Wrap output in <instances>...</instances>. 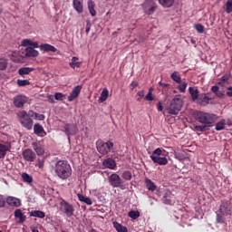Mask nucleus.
<instances>
[{
	"instance_id": "obj_1",
	"label": "nucleus",
	"mask_w": 232,
	"mask_h": 232,
	"mask_svg": "<svg viewBox=\"0 0 232 232\" xmlns=\"http://www.w3.org/2000/svg\"><path fill=\"white\" fill-rule=\"evenodd\" d=\"M54 172L59 179L66 180L72 177V166L66 160H59L54 165Z\"/></svg>"
},
{
	"instance_id": "obj_2",
	"label": "nucleus",
	"mask_w": 232,
	"mask_h": 232,
	"mask_svg": "<svg viewBox=\"0 0 232 232\" xmlns=\"http://www.w3.org/2000/svg\"><path fill=\"white\" fill-rule=\"evenodd\" d=\"M194 119L198 121V122H200V124H204L205 126L211 128V124L217 121V115L204 111H197L194 114Z\"/></svg>"
},
{
	"instance_id": "obj_3",
	"label": "nucleus",
	"mask_w": 232,
	"mask_h": 232,
	"mask_svg": "<svg viewBox=\"0 0 232 232\" xmlns=\"http://www.w3.org/2000/svg\"><path fill=\"white\" fill-rule=\"evenodd\" d=\"M17 115L22 126L26 130H32L34 126V120H32L34 111H29L28 113L25 111H20Z\"/></svg>"
},
{
	"instance_id": "obj_4",
	"label": "nucleus",
	"mask_w": 232,
	"mask_h": 232,
	"mask_svg": "<svg viewBox=\"0 0 232 232\" xmlns=\"http://www.w3.org/2000/svg\"><path fill=\"white\" fill-rule=\"evenodd\" d=\"M166 150H164L165 152ZM162 155V157H160ZM150 159L154 164H159L160 166H166L168 164V158L164 157L163 150L160 148L156 149L150 155Z\"/></svg>"
},
{
	"instance_id": "obj_5",
	"label": "nucleus",
	"mask_w": 232,
	"mask_h": 232,
	"mask_svg": "<svg viewBox=\"0 0 232 232\" xmlns=\"http://www.w3.org/2000/svg\"><path fill=\"white\" fill-rule=\"evenodd\" d=\"M183 102L182 99L175 97L171 102L169 106L167 108L168 113L169 115H179V111L182 110Z\"/></svg>"
},
{
	"instance_id": "obj_6",
	"label": "nucleus",
	"mask_w": 232,
	"mask_h": 232,
	"mask_svg": "<svg viewBox=\"0 0 232 232\" xmlns=\"http://www.w3.org/2000/svg\"><path fill=\"white\" fill-rule=\"evenodd\" d=\"M96 148L101 155H108V153L111 151V148H113V142H104L103 140H99L96 141Z\"/></svg>"
},
{
	"instance_id": "obj_7",
	"label": "nucleus",
	"mask_w": 232,
	"mask_h": 232,
	"mask_svg": "<svg viewBox=\"0 0 232 232\" xmlns=\"http://www.w3.org/2000/svg\"><path fill=\"white\" fill-rule=\"evenodd\" d=\"M60 211L63 213L68 218H70L71 217H73L75 208H73V205L70 204L65 199H61Z\"/></svg>"
},
{
	"instance_id": "obj_8",
	"label": "nucleus",
	"mask_w": 232,
	"mask_h": 232,
	"mask_svg": "<svg viewBox=\"0 0 232 232\" xmlns=\"http://www.w3.org/2000/svg\"><path fill=\"white\" fill-rule=\"evenodd\" d=\"M142 8L146 15H153V14L157 12L158 5L153 0H145V2L142 4Z\"/></svg>"
},
{
	"instance_id": "obj_9",
	"label": "nucleus",
	"mask_w": 232,
	"mask_h": 232,
	"mask_svg": "<svg viewBox=\"0 0 232 232\" xmlns=\"http://www.w3.org/2000/svg\"><path fill=\"white\" fill-rule=\"evenodd\" d=\"M109 183L112 188H120V189H125L122 179L117 173H112L108 178Z\"/></svg>"
},
{
	"instance_id": "obj_10",
	"label": "nucleus",
	"mask_w": 232,
	"mask_h": 232,
	"mask_svg": "<svg viewBox=\"0 0 232 232\" xmlns=\"http://www.w3.org/2000/svg\"><path fill=\"white\" fill-rule=\"evenodd\" d=\"M63 131L68 137V140H70L71 137L77 135V132L79 131V128L77 127V124H75V123H66L63 126Z\"/></svg>"
},
{
	"instance_id": "obj_11",
	"label": "nucleus",
	"mask_w": 232,
	"mask_h": 232,
	"mask_svg": "<svg viewBox=\"0 0 232 232\" xmlns=\"http://www.w3.org/2000/svg\"><path fill=\"white\" fill-rule=\"evenodd\" d=\"M22 156L23 159L26 160V162H34V160H35L37 157L35 152H34V150H32L31 149H25L24 150H23Z\"/></svg>"
},
{
	"instance_id": "obj_12",
	"label": "nucleus",
	"mask_w": 232,
	"mask_h": 232,
	"mask_svg": "<svg viewBox=\"0 0 232 232\" xmlns=\"http://www.w3.org/2000/svg\"><path fill=\"white\" fill-rule=\"evenodd\" d=\"M28 102V98L24 95H17L14 98V104L15 108H23Z\"/></svg>"
},
{
	"instance_id": "obj_13",
	"label": "nucleus",
	"mask_w": 232,
	"mask_h": 232,
	"mask_svg": "<svg viewBox=\"0 0 232 232\" xmlns=\"http://www.w3.org/2000/svg\"><path fill=\"white\" fill-rule=\"evenodd\" d=\"M5 203L11 208H21V199L15 197L8 196L5 199Z\"/></svg>"
},
{
	"instance_id": "obj_14",
	"label": "nucleus",
	"mask_w": 232,
	"mask_h": 232,
	"mask_svg": "<svg viewBox=\"0 0 232 232\" xmlns=\"http://www.w3.org/2000/svg\"><path fill=\"white\" fill-rule=\"evenodd\" d=\"M81 90H82V86L81 85H77L72 89L71 94L68 96L69 102L75 101L81 95Z\"/></svg>"
},
{
	"instance_id": "obj_15",
	"label": "nucleus",
	"mask_w": 232,
	"mask_h": 232,
	"mask_svg": "<svg viewBox=\"0 0 232 232\" xmlns=\"http://www.w3.org/2000/svg\"><path fill=\"white\" fill-rule=\"evenodd\" d=\"M213 99L209 97V93H201L199 94V98H198V102L201 106H208L209 104V101H212Z\"/></svg>"
},
{
	"instance_id": "obj_16",
	"label": "nucleus",
	"mask_w": 232,
	"mask_h": 232,
	"mask_svg": "<svg viewBox=\"0 0 232 232\" xmlns=\"http://www.w3.org/2000/svg\"><path fill=\"white\" fill-rule=\"evenodd\" d=\"M72 6L77 14H82L84 12L83 0H72Z\"/></svg>"
},
{
	"instance_id": "obj_17",
	"label": "nucleus",
	"mask_w": 232,
	"mask_h": 232,
	"mask_svg": "<svg viewBox=\"0 0 232 232\" xmlns=\"http://www.w3.org/2000/svg\"><path fill=\"white\" fill-rule=\"evenodd\" d=\"M220 209H223L227 215H231L232 204L230 200H223L220 205Z\"/></svg>"
},
{
	"instance_id": "obj_18",
	"label": "nucleus",
	"mask_w": 232,
	"mask_h": 232,
	"mask_svg": "<svg viewBox=\"0 0 232 232\" xmlns=\"http://www.w3.org/2000/svg\"><path fill=\"white\" fill-rule=\"evenodd\" d=\"M104 168H109V169H115V168H117V162H115V160L111 159V158H108L106 159L103 162H102Z\"/></svg>"
},
{
	"instance_id": "obj_19",
	"label": "nucleus",
	"mask_w": 232,
	"mask_h": 232,
	"mask_svg": "<svg viewBox=\"0 0 232 232\" xmlns=\"http://www.w3.org/2000/svg\"><path fill=\"white\" fill-rule=\"evenodd\" d=\"M39 51L34 49V47L25 48V57H38Z\"/></svg>"
},
{
	"instance_id": "obj_20",
	"label": "nucleus",
	"mask_w": 232,
	"mask_h": 232,
	"mask_svg": "<svg viewBox=\"0 0 232 232\" xmlns=\"http://www.w3.org/2000/svg\"><path fill=\"white\" fill-rule=\"evenodd\" d=\"M32 146L38 156L44 155V148L43 147V145L37 142H33Z\"/></svg>"
},
{
	"instance_id": "obj_21",
	"label": "nucleus",
	"mask_w": 232,
	"mask_h": 232,
	"mask_svg": "<svg viewBox=\"0 0 232 232\" xmlns=\"http://www.w3.org/2000/svg\"><path fill=\"white\" fill-rule=\"evenodd\" d=\"M40 50L42 52H57V48H55V46L49 44H42L40 45Z\"/></svg>"
},
{
	"instance_id": "obj_22",
	"label": "nucleus",
	"mask_w": 232,
	"mask_h": 232,
	"mask_svg": "<svg viewBox=\"0 0 232 232\" xmlns=\"http://www.w3.org/2000/svg\"><path fill=\"white\" fill-rule=\"evenodd\" d=\"M22 46H32L33 48H40L39 43L32 42L30 39H24L22 41Z\"/></svg>"
},
{
	"instance_id": "obj_23",
	"label": "nucleus",
	"mask_w": 232,
	"mask_h": 232,
	"mask_svg": "<svg viewBox=\"0 0 232 232\" xmlns=\"http://www.w3.org/2000/svg\"><path fill=\"white\" fill-rule=\"evenodd\" d=\"M34 135H41L42 133H44V135H46V131L44 130V128L43 127V125L39 123L34 124Z\"/></svg>"
},
{
	"instance_id": "obj_24",
	"label": "nucleus",
	"mask_w": 232,
	"mask_h": 232,
	"mask_svg": "<svg viewBox=\"0 0 232 232\" xmlns=\"http://www.w3.org/2000/svg\"><path fill=\"white\" fill-rule=\"evenodd\" d=\"M110 96V92L108 91V88H104L101 93V96L98 100V102H105V101H108V97Z\"/></svg>"
},
{
	"instance_id": "obj_25",
	"label": "nucleus",
	"mask_w": 232,
	"mask_h": 232,
	"mask_svg": "<svg viewBox=\"0 0 232 232\" xmlns=\"http://www.w3.org/2000/svg\"><path fill=\"white\" fill-rule=\"evenodd\" d=\"M8 151H10V147L3 143H0V159H5Z\"/></svg>"
},
{
	"instance_id": "obj_26",
	"label": "nucleus",
	"mask_w": 232,
	"mask_h": 232,
	"mask_svg": "<svg viewBox=\"0 0 232 232\" xmlns=\"http://www.w3.org/2000/svg\"><path fill=\"white\" fill-rule=\"evenodd\" d=\"M211 92L213 93H215V95L217 97H218L219 99H222V97H224L225 95V92L224 91H220V87L214 85L211 87Z\"/></svg>"
},
{
	"instance_id": "obj_27",
	"label": "nucleus",
	"mask_w": 232,
	"mask_h": 232,
	"mask_svg": "<svg viewBox=\"0 0 232 232\" xmlns=\"http://www.w3.org/2000/svg\"><path fill=\"white\" fill-rule=\"evenodd\" d=\"M188 92L190 93L192 101H198V98L200 97V94H198V89L189 87Z\"/></svg>"
},
{
	"instance_id": "obj_28",
	"label": "nucleus",
	"mask_w": 232,
	"mask_h": 232,
	"mask_svg": "<svg viewBox=\"0 0 232 232\" xmlns=\"http://www.w3.org/2000/svg\"><path fill=\"white\" fill-rule=\"evenodd\" d=\"M159 4L163 8H171L173 5H175V0H158Z\"/></svg>"
},
{
	"instance_id": "obj_29",
	"label": "nucleus",
	"mask_w": 232,
	"mask_h": 232,
	"mask_svg": "<svg viewBox=\"0 0 232 232\" xmlns=\"http://www.w3.org/2000/svg\"><path fill=\"white\" fill-rule=\"evenodd\" d=\"M88 9L92 17H95L97 15V11H95V3L92 2V0H88Z\"/></svg>"
},
{
	"instance_id": "obj_30",
	"label": "nucleus",
	"mask_w": 232,
	"mask_h": 232,
	"mask_svg": "<svg viewBox=\"0 0 232 232\" xmlns=\"http://www.w3.org/2000/svg\"><path fill=\"white\" fill-rule=\"evenodd\" d=\"M14 218H19L20 224H23V222L26 220V216H24V214H23V210L19 208L14 211Z\"/></svg>"
},
{
	"instance_id": "obj_31",
	"label": "nucleus",
	"mask_w": 232,
	"mask_h": 232,
	"mask_svg": "<svg viewBox=\"0 0 232 232\" xmlns=\"http://www.w3.org/2000/svg\"><path fill=\"white\" fill-rule=\"evenodd\" d=\"M30 217H34L36 218H44L46 214L41 210H32L29 214Z\"/></svg>"
},
{
	"instance_id": "obj_32",
	"label": "nucleus",
	"mask_w": 232,
	"mask_h": 232,
	"mask_svg": "<svg viewBox=\"0 0 232 232\" xmlns=\"http://www.w3.org/2000/svg\"><path fill=\"white\" fill-rule=\"evenodd\" d=\"M35 69L32 67H22L18 70L19 75H30Z\"/></svg>"
},
{
	"instance_id": "obj_33",
	"label": "nucleus",
	"mask_w": 232,
	"mask_h": 232,
	"mask_svg": "<svg viewBox=\"0 0 232 232\" xmlns=\"http://www.w3.org/2000/svg\"><path fill=\"white\" fill-rule=\"evenodd\" d=\"M69 65L72 70H75V68H81V62H79V58L77 56H73Z\"/></svg>"
},
{
	"instance_id": "obj_34",
	"label": "nucleus",
	"mask_w": 232,
	"mask_h": 232,
	"mask_svg": "<svg viewBox=\"0 0 232 232\" xmlns=\"http://www.w3.org/2000/svg\"><path fill=\"white\" fill-rule=\"evenodd\" d=\"M145 185L149 191H155L157 189V185H155V183L150 179H145Z\"/></svg>"
},
{
	"instance_id": "obj_35",
	"label": "nucleus",
	"mask_w": 232,
	"mask_h": 232,
	"mask_svg": "<svg viewBox=\"0 0 232 232\" xmlns=\"http://www.w3.org/2000/svg\"><path fill=\"white\" fill-rule=\"evenodd\" d=\"M112 224L117 232H128V227L122 226V224L117 221H114Z\"/></svg>"
},
{
	"instance_id": "obj_36",
	"label": "nucleus",
	"mask_w": 232,
	"mask_h": 232,
	"mask_svg": "<svg viewBox=\"0 0 232 232\" xmlns=\"http://www.w3.org/2000/svg\"><path fill=\"white\" fill-rule=\"evenodd\" d=\"M170 79H172V81H174L178 84H180V82H182V78H180V74L179 73V72H172L170 74Z\"/></svg>"
},
{
	"instance_id": "obj_37",
	"label": "nucleus",
	"mask_w": 232,
	"mask_h": 232,
	"mask_svg": "<svg viewBox=\"0 0 232 232\" xmlns=\"http://www.w3.org/2000/svg\"><path fill=\"white\" fill-rule=\"evenodd\" d=\"M215 130L216 131H222V130H226V120H221L216 123Z\"/></svg>"
},
{
	"instance_id": "obj_38",
	"label": "nucleus",
	"mask_w": 232,
	"mask_h": 232,
	"mask_svg": "<svg viewBox=\"0 0 232 232\" xmlns=\"http://www.w3.org/2000/svg\"><path fill=\"white\" fill-rule=\"evenodd\" d=\"M22 179L24 182H27V184H32V182H34V179L32 178V176H30L28 173L24 172L22 174Z\"/></svg>"
},
{
	"instance_id": "obj_39",
	"label": "nucleus",
	"mask_w": 232,
	"mask_h": 232,
	"mask_svg": "<svg viewBox=\"0 0 232 232\" xmlns=\"http://www.w3.org/2000/svg\"><path fill=\"white\" fill-rule=\"evenodd\" d=\"M128 215L130 218H132V220H137V218L140 217V212H139L138 210H130Z\"/></svg>"
},
{
	"instance_id": "obj_40",
	"label": "nucleus",
	"mask_w": 232,
	"mask_h": 232,
	"mask_svg": "<svg viewBox=\"0 0 232 232\" xmlns=\"http://www.w3.org/2000/svg\"><path fill=\"white\" fill-rule=\"evenodd\" d=\"M194 129L196 131L204 132V131H208V130H209V125H196V126H194Z\"/></svg>"
},
{
	"instance_id": "obj_41",
	"label": "nucleus",
	"mask_w": 232,
	"mask_h": 232,
	"mask_svg": "<svg viewBox=\"0 0 232 232\" xmlns=\"http://www.w3.org/2000/svg\"><path fill=\"white\" fill-rule=\"evenodd\" d=\"M8 68V61L5 58L0 59V71H5Z\"/></svg>"
},
{
	"instance_id": "obj_42",
	"label": "nucleus",
	"mask_w": 232,
	"mask_h": 232,
	"mask_svg": "<svg viewBox=\"0 0 232 232\" xmlns=\"http://www.w3.org/2000/svg\"><path fill=\"white\" fill-rule=\"evenodd\" d=\"M225 12L227 14H231L232 12V0H227L225 4Z\"/></svg>"
},
{
	"instance_id": "obj_43",
	"label": "nucleus",
	"mask_w": 232,
	"mask_h": 232,
	"mask_svg": "<svg viewBox=\"0 0 232 232\" xmlns=\"http://www.w3.org/2000/svg\"><path fill=\"white\" fill-rule=\"evenodd\" d=\"M231 77V74H224L218 81V84H224L225 82H227L229 81V78Z\"/></svg>"
},
{
	"instance_id": "obj_44",
	"label": "nucleus",
	"mask_w": 232,
	"mask_h": 232,
	"mask_svg": "<svg viewBox=\"0 0 232 232\" xmlns=\"http://www.w3.org/2000/svg\"><path fill=\"white\" fill-rule=\"evenodd\" d=\"M121 178L124 179V180H130L132 176H131V171L130 170H125L123 171L122 175H121Z\"/></svg>"
},
{
	"instance_id": "obj_45",
	"label": "nucleus",
	"mask_w": 232,
	"mask_h": 232,
	"mask_svg": "<svg viewBox=\"0 0 232 232\" xmlns=\"http://www.w3.org/2000/svg\"><path fill=\"white\" fill-rule=\"evenodd\" d=\"M146 101H155V97H153V88L150 87L149 89L148 94L145 97Z\"/></svg>"
},
{
	"instance_id": "obj_46",
	"label": "nucleus",
	"mask_w": 232,
	"mask_h": 232,
	"mask_svg": "<svg viewBox=\"0 0 232 232\" xmlns=\"http://www.w3.org/2000/svg\"><path fill=\"white\" fill-rule=\"evenodd\" d=\"M186 88H188V83L186 82L179 83L178 86V90H179L180 93H186Z\"/></svg>"
},
{
	"instance_id": "obj_47",
	"label": "nucleus",
	"mask_w": 232,
	"mask_h": 232,
	"mask_svg": "<svg viewBox=\"0 0 232 232\" xmlns=\"http://www.w3.org/2000/svg\"><path fill=\"white\" fill-rule=\"evenodd\" d=\"M16 84L19 86H30V81L28 80H17Z\"/></svg>"
},
{
	"instance_id": "obj_48",
	"label": "nucleus",
	"mask_w": 232,
	"mask_h": 232,
	"mask_svg": "<svg viewBox=\"0 0 232 232\" xmlns=\"http://www.w3.org/2000/svg\"><path fill=\"white\" fill-rule=\"evenodd\" d=\"M194 28L198 34H204V25H202L201 24H196L194 25Z\"/></svg>"
},
{
	"instance_id": "obj_49",
	"label": "nucleus",
	"mask_w": 232,
	"mask_h": 232,
	"mask_svg": "<svg viewBox=\"0 0 232 232\" xmlns=\"http://www.w3.org/2000/svg\"><path fill=\"white\" fill-rule=\"evenodd\" d=\"M35 167L40 168V169H43L44 168V159H38Z\"/></svg>"
},
{
	"instance_id": "obj_50",
	"label": "nucleus",
	"mask_w": 232,
	"mask_h": 232,
	"mask_svg": "<svg viewBox=\"0 0 232 232\" xmlns=\"http://www.w3.org/2000/svg\"><path fill=\"white\" fill-rule=\"evenodd\" d=\"M217 222L218 224H224V222H226V218H224V215L222 214H218L217 215Z\"/></svg>"
},
{
	"instance_id": "obj_51",
	"label": "nucleus",
	"mask_w": 232,
	"mask_h": 232,
	"mask_svg": "<svg viewBox=\"0 0 232 232\" xmlns=\"http://www.w3.org/2000/svg\"><path fill=\"white\" fill-rule=\"evenodd\" d=\"M64 94H63L62 92H56L54 93V99L55 101H64Z\"/></svg>"
},
{
	"instance_id": "obj_52",
	"label": "nucleus",
	"mask_w": 232,
	"mask_h": 232,
	"mask_svg": "<svg viewBox=\"0 0 232 232\" xmlns=\"http://www.w3.org/2000/svg\"><path fill=\"white\" fill-rule=\"evenodd\" d=\"M6 206V198L3 194H0V208Z\"/></svg>"
},
{
	"instance_id": "obj_53",
	"label": "nucleus",
	"mask_w": 232,
	"mask_h": 232,
	"mask_svg": "<svg viewBox=\"0 0 232 232\" xmlns=\"http://www.w3.org/2000/svg\"><path fill=\"white\" fill-rule=\"evenodd\" d=\"M33 116L34 117V119H37L38 121H44V114L34 112Z\"/></svg>"
},
{
	"instance_id": "obj_54",
	"label": "nucleus",
	"mask_w": 232,
	"mask_h": 232,
	"mask_svg": "<svg viewBox=\"0 0 232 232\" xmlns=\"http://www.w3.org/2000/svg\"><path fill=\"white\" fill-rule=\"evenodd\" d=\"M139 98H137L138 102H140L144 98V91H140L137 92Z\"/></svg>"
},
{
	"instance_id": "obj_55",
	"label": "nucleus",
	"mask_w": 232,
	"mask_h": 232,
	"mask_svg": "<svg viewBox=\"0 0 232 232\" xmlns=\"http://www.w3.org/2000/svg\"><path fill=\"white\" fill-rule=\"evenodd\" d=\"M90 30H92V23L89 20H87L85 33L90 34Z\"/></svg>"
},
{
	"instance_id": "obj_56",
	"label": "nucleus",
	"mask_w": 232,
	"mask_h": 232,
	"mask_svg": "<svg viewBox=\"0 0 232 232\" xmlns=\"http://www.w3.org/2000/svg\"><path fill=\"white\" fill-rule=\"evenodd\" d=\"M164 204H168L169 206H171L173 204V201L168 198V196H164L163 198Z\"/></svg>"
},
{
	"instance_id": "obj_57",
	"label": "nucleus",
	"mask_w": 232,
	"mask_h": 232,
	"mask_svg": "<svg viewBox=\"0 0 232 232\" xmlns=\"http://www.w3.org/2000/svg\"><path fill=\"white\" fill-rule=\"evenodd\" d=\"M83 202L87 204V206H92V204H93V202L92 201V198H85V199H83Z\"/></svg>"
},
{
	"instance_id": "obj_58",
	"label": "nucleus",
	"mask_w": 232,
	"mask_h": 232,
	"mask_svg": "<svg viewBox=\"0 0 232 232\" xmlns=\"http://www.w3.org/2000/svg\"><path fill=\"white\" fill-rule=\"evenodd\" d=\"M47 99H48L49 102H52V103L55 102V96H53V95H48Z\"/></svg>"
},
{
	"instance_id": "obj_59",
	"label": "nucleus",
	"mask_w": 232,
	"mask_h": 232,
	"mask_svg": "<svg viewBox=\"0 0 232 232\" xmlns=\"http://www.w3.org/2000/svg\"><path fill=\"white\" fill-rule=\"evenodd\" d=\"M227 97H232V86L227 87Z\"/></svg>"
},
{
	"instance_id": "obj_60",
	"label": "nucleus",
	"mask_w": 232,
	"mask_h": 232,
	"mask_svg": "<svg viewBox=\"0 0 232 232\" xmlns=\"http://www.w3.org/2000/svg\"><path fill=\"white\" fill-rule=\"evenodd\" d=\"M164 110V106L160 102H158V111H162Z\"/></svg>"
},
{
	"instance_id": "obj_61",
	"label": "nucleus",
	"mask_w": 232,
	"mask_h": 232,
	"mask_svg": "<svg viewBox=\"0 0 232 232\" xmlns=\"http://www.w3.org/2000/svg\"><path fill=\"white\" fill-rule=\"evenodd\" d=\"M77 197L80 202H84V199L86 198L82 194H78Z\"/></svg>"
},
{
	"instance_id": "obj_62",
	"label": "nucleus",
	"mask_w": 232,
	"mask_h": 232,
	"mask_svg": "<svg viewBox=\"0 0 232 232\" xmlns=\"http://www.w3.org/2000/svg\"><path fill=\"white\" fill-rule=\"evenodd\" d=\"M130 86L132 87L131 90H135V88H137V86H139V82H132L130 83Z\"/></svg>"
},
{
	"instance_id": "obj_63",
	"label": "nucleus",
	"mask_w": 232,
	"mask_h": 232,
	"mask_svg": "<svg viewBox=\"0 0 232 232\" xmlns=\"http://www.w3.org/2000/svg\"><path fill=\"white\" fill-rule=\"evenodd\" d=\"M226 124H227V126H232V121H231V119H227V121H226Z\"/></svg>"
},
{
	"instance_id": "obj_64",
	"label": "nucleus",
	"mask_w": 232,
	"mask_h": 232,
	"mask_svg": "<svg viewBox=\"0 0 232 232\" xmlns=\"http://www.w3.org/2000/svg\"><path fill=\"white\" fill-rule=\"evenodd\" d=\"M32 232H39V229L34 227V228H32Z\"/></svg>"
}]
</instances>
